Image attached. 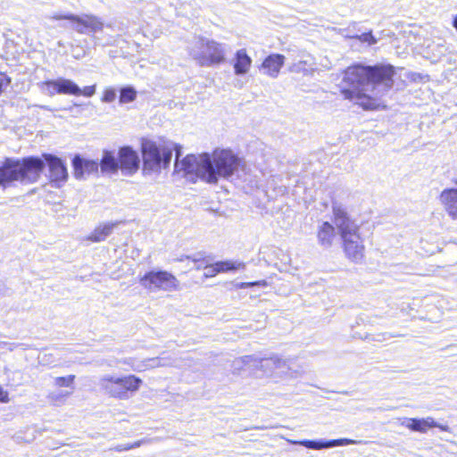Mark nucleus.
<instances>
[{
    "label": "nucleus",
    "instance_id": "16",
    "mask_svg": "<svg viewBox=\"0 0 457 457\" xmlns=\"http://www.w3.org/2000/svg\"><path fill=\"white\" fill-rule=\"evenodd\" d=\"M318 242L322 246H331L336 238V228L328 221H323L317 230Z\"/></svg>",
    "mask_w": 457,
    "mask_h": 457
},
{
    "label": "nucleus",
    "instance_id": "8",
    "mask_svg": "<svg viewBox=\"0 0 457 457\" xmlns=\"http://www.w3.org/2000/svg\"><path fill=\"white\" fill-rule=\"evenodd\" d=\"M139 283L147 291H176L180 288L179 279L172 273L163 270H149L139 278Z\"/></svg>",
    "mask_w": 457,
    "mask_h": 457
},
{
    "label": "nucleus",
    "instance_id": "5",
    "mask_svg": "<svg viewBox=\"0 0 457 457\" xmlns=\"http://www.w3.org/2000/svg\"><path fill=\"white\" fill-rule=\"evenodd\" d=\"M143 384L142 379L133 374L121 377L104 376L100 379L102 390L111 398L127 400L137 393Z\"/></svg>",
    "mask_w": 457,
    "mask_h": 457
},
{
    "label": "nucleus",
    "instance_id": "12",
    "mask_svg": "<svg viewBox=\"0 0 457 457\" xmlns=\"http://www.w3.org/2000/svg\"><path fill=\"white\" fill-rule=\"evenodd\" d=\"M71 23L74 29L79 34L95 33L103 29V22L93 14L75 15Z\"/></svg>",
    "mask_w": 457,
    "mask_h": 457
},
{
    "label": "nucleus",
    "instance_id": "22",
    "mask_svg": "<svg viewBox=\"0 0 457 457\" xmlns=\"http://www.w3.org/2000/svg\"><path fill=\"white\" fill-rule=\"evenodd\" d=\"M137 97V92L133 87H122L120 92V103L126 104L133 102Z\"/></svg>",
    "mask_w": 457,
    "mask_h": 457
},
{
    "label": "nucleus",
    "instance_id": "23",
    "mask_svg": "<svg viewBox=\"0 0 457 457\" xmlns=\"http://www.w3.org/2000/svg\"><path fill=\"white\" fill-rule=\"evenodd\" d=\"M60 79L57 80H46L42 83V87L45 88L51 96L59 94Z\"/></svg>",
    "mask_w": 457,
    "mask_h": 457
},
{
    "label": "nucleus",
    "instance_id": "21",
    "mask_svg": "<svg viewBox=\"0 0 457 457\" xmlns=\"http://www.w3.org/2000/svg\"><path fill=\"white\" fill-rule=\"evenodd\" d=\"M80 88L71 80L60 79L59 94L79 96Z\"/></svg>",
    "mask_w": 457,
    "mask_h": 457
},
{
    "label": "nucleus",
    "instance_id": "1",
    "mask_svg": "<svg viewBox=\"0 0 457 457\" xmlns=\"http://www.w3.org/2000/svg\"><path fill=\"white\" fill-rule=\"evenodd\" d=\"M395 73L392 64L353 63L341 71L342 79L338 90L344 99L354 102L364 111L384 110L386 105L383 101L368 94L363 86L370 84L373 88L381 86L384 91H389L394 86Z\"/></svg>",
    "mask_w": 457,
    "mask_h": 457
},
{
    "label": "nucleus",
    "instance_id": "6",
    "mask_svg": "<svg viewBox=\"0 0 457 457\" xmlns=\"http://www.w3.org/2000/svg\"><path fill=\"white\" fill-rule=\"evenodd\" d=\"M143 170L147 172H160L170 166L172 149L158 145L152 140H144L141 144Z\"/></svg>",
    "mask_w": 457,
    "mask_h": 457
},
{
    "label": "nucleus",
    "instance_id": "2",
    "mask_svg": "<svg viewBox=\"0 0 457 457\" xmlns=\"http://www.w3.org/2000/svg\"><path fill=\"white\" fill-rule=\"evenodd\" d=\"M175 171L182 172L193 181L200 179L208 184H216L219 178L231 177L240 163L237 154L228 148H216L210 154H187L180 161L179 145H175Z\"/></svg>",
    "mask_w": 457,
    "mask_h": 457
},
{
    "label": "nucleus",
    "instance_id": "10",
    "mask_svg": "<svg viewBox=\"0 0 457 457\" xmlns=\"http://www.w3.org/2000/svg\"><path fill=\"white\" fill-rule=\"evenodd\" d=\"M43 163L48 166L50 180L55 183L64 182L68 179V171L61 158L51 154H43L39 158Z\"/></svg>",
    "mask_w": 457,
    "mask_h": 457
},
{
    "label": "nucleus",
    "instance_id": "4",
    "mask_svg": "<svg viewBox=\"0 0 457 457\" xmlns=\"http://www.w3.org/2000/svg\"><path fill=\"white\" fill-rule=\"evenodd\" d=\"M43 170L44 163L37 156L5 158L0 164V187L6 188L15 182L34 183L40 178Z\"/></svg>",
    "mask_w": 457,
    "mask_h": 457
},
{
    "label": "nucleus",
    "instance_id": "17",
    "mask_svg": "<svg viewBox=\"0 0 457 457\" xmlns=\"http://www.w3.org/2000/svg\"><path fill=\"white\" fill-rule=\"evenodd\" d=\"M252 65V59L245 49H239L234 56V71L237 75L246 74Z\"/></svg>",
    "mask_w": 457,
    "mask_h": 457
},
{
    "label": "nucleus",
    "instance_id": "32",
    "mask_svg": "<svg viewBox=\"0 0 457 457\" xmlns=\"http://www.w3.org/2000/svg\"><path fill=\"white\" fill-rule=\"evenodd\" d=\"M9 392L5 390L3 386L0 385V403H8L10 402Z\"/></svg>",
    "mask_w": 457,
    "mask_h": 457
},
{
    "label": "nucleus",
    "instance_id": "34",
    "mask_svg": "<svg viewBox=\"0 0 457 457\" xmlns=\"http://www.w3.org/2000/svg\"><path fill=\"white\" fill-rule=\"evenodd\" d=\"M453 26L457 30V14L453 18Z\"/></svg>",
    "mask_w": 457,
    "mask_h": 457
},
{
    "label": "nucleus",
    "instance_id": "31",
    "mask_svg": "<svg viewBox=\"0 0 457 457\" xmlns=\"http://www.w3.org/2000/svg\"><path fill=\"white\" fill-rule=\"evenodd\" d=\"M204 269L207 270V272L204 274L205 278H212L219 274V272L216 271L215 263L205 264Z\"/></svg>",
    "mask_w": 457,
    "mask_h": 457
},
{
    "label": "nucleus",
    "instance_id": "29",
    "mask_svg": "<svg viewBox=\"0 0 457 457\" xmlns=\"http://www.w3.org/2000/svg\"><path fill=\"white\" fill-rule=\"evenodd\" d=\"M52 20L54 21H69L71 22H72V20L75 19V14H72V13H66V14H62V13H54L52 15L51 17Z\"/></svg>",
    "mask_w": 457,
    "mask_h": 457
},
{
    "label": "nucleus",
    "instance_id": "28",
    "mask_svg": "<svg viewBox=\"0 0 457 457\" xmlns=\"http://www.w3.org/2000/svg\"><path fill=\"white\" fill-rule=\"evenodd\" d=\"M356 444L355 440L349 438L334 439L326 444V446L347 445Z\"/></svg>",
    "mask_w": 457,
    "mask_h": 457
},
{
    "label": "nucleus",
    "instance_id": "30",
    "mask_svg": "<svg viewBox=\"0 0 457 457\" xmlns=\"http://www.w3.org/2000/svg\"><path fill=\"white\" fill-rule=\"evenodd\" d=\"M96 93V86H87L80 89L79 96H84L87 97H90L94 96Z\"/></svg>",
    "mask_w": 457,
    "mask_h": 457
},
{
    "label": "nucleus",
    "instance_id": "7",
    "mask_svg": "<svg viewBox=\"0 0 457 457\" xmlns=\"http://www.w3.org/2000/svg\"><path fill=\"white\" fill-rule=\"evenodd\" d=\"M192 58L200 66H212L225 61V51L222 45L215 40L199 37Z\"/></svg>",
    "mask_w": 457,
    "mask_h": 457
},
{
    "label": "nucleus",
    "instance_id": "9",
    "mask_svg": "<svg viewBox=\"0 0 457 457\" xmlns=\"http://www.w3.org/2000/svg\"><path fill=\"white\" fill-rule=\"evenodd\" d=\"M119 170L126 175L136 173L139 168L137 153L130 146H123L118 152Z\"/></svg>",
    "mask_w": 457,
    "mask_h": 457
},
{
    "label": "nucleus",
    "instance_id": "3",
    "mask_svg": "<svg viewBox=\"0 0 457 457\" xmlns=\"http://www.w3.org/2000/svg\"><path fill=\"white\" fill-rule=\"evenodd\" d=\"M333 215L345 258L351 262L361 263L365 258V245L360 226L339 206L333 207Z\"/></svg>",
    "mask_w": 457,
    "mask_h": 457
},
{
    "label": "nucleus",
    "instance_id": "19",
    "mask_svg": "<svg viewBox=\"0 0 457 457\" xmlns=\"http://www.w3.org/2000/svg\"><path fill=\"white\" fill-rule=\"evenodd\" d=\"M115 226L116 223L99 225L87 236V239L94 243L104 241L112 233Z\"/></svg>",
    "mask_w": 457,
    "mask_h": 457
},
{
    "label": "nucleus",
    "instance_id": "15",
    "mask_svg": "<svg viewBox=\"0 0 457 457\" xmlns=\"http://www.w3.org/2000/svg\"><path fill=\"white\" fill-rule=\"evenodd\" d=\"M285 59L283 54H271L264 58L261 67L266 75L276 78L285 63Z\"/></svg>",
    "mask_w": 457,
    "mask_h": 457
},
{
    "label": "nucleus",
    "instance_id": "25",
    "mask_svg": "<svg viewBox=\"0 0 457 457\" xmlns=\"http://www.w3.org/2000/svg\"><path fill=\"white\" fill-rule=\"evenodd\" d=\"M11 84L12 78L7 74V72L0 71V96L4 94Z\"/></svg>",
    "mask_w": 457,
    "mask_h": 457
},
{
    "label": "nucleus",
    "instance_id": "14",
    "mask_svg": "<svg viewBox=\"0 0 457 457\" xmlns=\"http://www.w3.org/2000/svg\"><path fill=\"white\" fill-rule=\"evenodd\" d=\"M439 200L447 215L453 220H457V188L444 189L439 195Z\"/></svg>",
    "mask_w": 457,
    "mask_h": 457
},
{
    "label": "nucleus",
    "instance_id": "18",
    "mask_svg": "<svg viewBox=\"0 0 457 457\" xmlns=\"http://www.w3.org/2000/svg\"><path fill=\"white\" fill-rule=\"evenodd\" d=\"M99 167L104 173H116L119 170L118 157L110 151H105L100 160Z\"/></svg>",
    "mask_w": 457,
    "mask_h": 457
},
{
    "label": "nucleus",
    "instance_id": "27",
    "mask_svg": "<svg viewBox=\"0 0 457 457\" xmlns=\"http://www.w3.org/2000/svg\"><path fill=\"white\" fill-rule=\"evenodd\" d=\"M268 282L265 279L256 280L253 282H241L237 285L238 288H247L253 287H267Z\"/></svg>",
    "mask_w": 457,
    "mask_h": 457
},
{
    "label": "nucleus",
    "instance_id": "24",
    "mask_svg": "<svg viewBox=\"0 0 457 457\" xmlns=\"http://www.w3.org/2000/svg\"><path fill=\"white\" fill-rule=\"evenodd\" d=\"M75 375H69L66 377H57L54 378L55 386L59 387H69L72 386L75 381Z\"/></svg>",
    "mask_w": 457,
    "mask_h": 457
},
{
    "label": "nucleus",
    "instance_id": "11",
    "mask_svg": "<svg viewBox=\"0 0 457 457\" xmlns=\"http://www.w3.org/2000/svg\"><path fill=\"white\" fill-rule=\"evenodd\" d=\"M402 425L411 431L426 433L428 429L438 428L441 431L450 432L448 425L437 424L432 417L425 419L410 418L402 422Z\"/></svg>",
    "mask_w": 457,
    "mask_h": 457
},
{
    "label": "nucleus",
    "instance_id": "26",
    "mask_svg": "<svg viewBox=\"0 0 457 457\" xmlns=\"http://www.w3.org/2000/svg\"><path fill=\"white\" fill-rule=\"evenodd\" d=\"M116 98V91L112 87H106L103 91V96L101 97L102 102L104 103H112Z\"/></svg>",
    "mask_w": 457,
    "mask_h": 457
},
{
    "label": "nucleus",
    "instance_id": "13",
    "mask_svg": "<svg viewBox=\"0 0 457 457\" xmlns=\"http://www.w3.org/2000/svg\"><path fill=\"white\" fill-rule=\"evenodd\" d=\"M73 174L76 179H81L86 175L96 174L99 169L97 161L81 158L79 154L72 159Z\"/></svg>",
    "mask_w": 457,
    "mask_h": 457
},
{
    "label": "nucleus",
    "instance_id": "20",
    "mask_svg": "<svg viewBox=\"0 0 457 457\" xmlns=\"http://www.w3.org/2000/svg\"><path fill=\"white\" fill-rule=\"evenodd\" d=\"M215 267L216 271L219 273H226L229 271H235L237 270H243L245 267V264L243 262H235V261H220L216 262Z\"/></svg>",
    "mask_w": 457,
    "mask_h": 457
},
{
    "label": "nucleus",
    "instance_id": "33",
    "mask_svg": "<svg viewBox=\"0 0 457 457\" xmlns=\"http://www.w3.org/2000/svg\"><path fill=\"white\" fill-rule=\"evenodd\" d=\"M185 260H192L194 262H198V261H199V260H197V259H192V258H191L190 256H188V255L181 256V257L178 258L176 261H177V262H183V261H185Z\"/></svg>",
    "mask_w": 457,
    "mask_h": 457
}]
</instances>
